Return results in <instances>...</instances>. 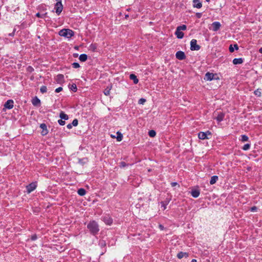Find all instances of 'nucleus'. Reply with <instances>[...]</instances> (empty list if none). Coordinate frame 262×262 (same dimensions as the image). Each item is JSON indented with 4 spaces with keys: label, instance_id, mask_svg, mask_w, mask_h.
I'll return each instance as SVG.
<instances>
[{
    "label": "nucleus",
    "instance_id": "nucleus-37",
    "mask_svg": "<svg viewBox=\"0 0 262 262\" xmlns=\"http://www.w3.org/2000/svg\"><path fill=\"white\" fill-rule=\"evenodd\" d=\"M70 89L73 92H76L77 90L76 85L75 84H73L71 86Z\"/></svg>",
    "mask_w": 262,
    "mask_h": 262
},
{
    "label": "nucleus",
    "instance_id": "nucleus-41",
    "mask_svg": "<svg viewBox=\"0 0 262 262\" xmlns=\"http://www.w3.org/2000/svg\"><path fill=\"white\" fill-rule=\"evenodd\" d=\"M146 102V99L144 98H141L139 100L138 103L140 104H143Z\"/></svg>",
    "mask_w": 262,
    "mask_h": 262
},
{
    "label": "nucleus",
    "instance_id": "nucleus-18",
    "mask_svg": "<svg viewBox=\"0 0 262 262\" xmlns=\"http://www.w3.org/2000/svg\"><path fill=\"white\" fill-rule=\"evenodd\" d=\"M175 34L177 36V37L181 39L184 37V34L182 32H181L180 30H178V29L177 28L176 31L175 32Z\"/></svg>",
    "mask_w": 262,
    "mask_h": 262
},
{
    "label": "nucleus",
    "instance_id": "nucleus-59",
    "mask_svg": "<svg viewBox=\"0 0 262 262\" xmlns=\"http://www.w3.org/2000/svg\"><path fill=\"white\" fill-rule=\"evenodd\" d=\"M207 2H209L210 0H205Z\"/></svg>",
    "mask_w": 262,
    "mask_h": 262
},
{
    "label": "nucleus",
    "instance_id": "nucleus-14",
    "mask_svg": "<svg viewBox=\"0 0 262 262\" xmlns=\"http://www.w3.org/2000/svg\"><path fill=\"white\" fill-rule=\"evenodd\" d=\"M56 82L58 83H61L64 81V76L62 74H58L55 78Z\"/></svg>",
    "mask_w": 262,
    "mask_h": 262
},
{
    "label": "nucleus",
    "instance_id": "nucleus-40",
    "mask_svg": "<svg viewBox=\"0 0 262 262\" xmlns=\"http://www.w3.org/2000/svg\"><path fill=\"white\" fill-rule=\"evenodd\" d=\"M27 71L29 73H32L33 71H34V69L31 66H29L27 68Z\"/></svg>",
    "mask_w": 262,
    "mask_h": 262
},
{
    "label": "nucleus",
    "instance_id": "nucleus-31",
    "mask_svg": "<svg viewBox=\"0 0 262 262\" xmlns=\"http://www.w3.org/2000/svg\"><path fill=\"white\" fill-rule=\"evenodd\" d=\"M40 91L42 94L47 92V86H45V85L41 86L40 89Z\"/></svg>",
    "mask_w": 262,
    "mask_h": 262
},
{
    "label": "nucleus",
    "instance_id": "nucleus-33",
    "mask_svg": "<svg viewBox=\"0 0 262 262\" xmlns=\"http://www.w3.org/2000/svg\"><path fill=\"white\" fill-rule=\"evenodd\" d=\"M241 141L242 142H246L249 139L247 135H243L241 136Z\"/></svg>",
    "mask_w": 262,
    "mask_h": 262
},
{
    "label": "nucleus",
    "instance_id": "nucleus-28",
    "mask_svg": "<svg viewBox=\"0 0 262 262\" xmlns=\"http://www.w3.org/2000/svg\"><path fill=\"white\" fill-rule=\"evenodd\" d=\"M111 88L112 86L111 87H109V86H107L104 90V94L106 96H108L110 95V91L111 90Z\"/></svg>",
    "mask_w": 262,
    "mask_h": 262
},
{
    "label": "nucleus",
    "instance_id": "nucleus-6",
    "mask_svg": "<svg viewBox=\"0 0 262 262\" xmlns=\"http://www.w3.org/2000/svg\"><path fill=\"white\" fill-rule=\"evenodd\" d=\"M37 187L36 182H32L27 186V191L28 193H31L32 191L34 190Z\"/></svg>",
    "mask_w": 262,
    "mask_h": 262
},
{
    "label": "nucleus",
    "instance_id": "nucleus-16",
    "mask_svg": "<svg viewBox=\"0 0 262 262\" xmlns=\"http://www.w3.org/2000/svg\"><path fill=\"white\" fill-rule=\"evenodd\" d=\"M193 7L197 8H201L202 6V3L200 0H193Z\"/></svg>",
    "mask_w": 262,
    "mask_h": 262
},
{
    "label": "nucleus",
    "instance_id": "nucleus-29",
    "mask_svg": "<svg viewBox=\"0 0 262 262\" xmlns=\"http://www.w3.org/2000/svg\"><path fill=\"white\" fill-rule=\"evenodd\" d=\"M254 94L257 97H260L261 96V90L259 89H257L256 90L254 91Z\"/></svg>",
    "mask_w": 262,
    "mask_h": 262
},
{
    "label": "nucleus",
    "instance_id": "nucleus-21",
    "mask_svg": "<svg viewBox=\"0 0 262 262\" xmlns=\"http://www.w3.org/2000/svg\"><path fill=\"white\" fill-rule=\"evenodd\" d=\"M243 62V59L242 58H234L233 60V63L234 64H241Z\"/></svg>",
    "mask_w": 262,
    "mask_h": 262
},
{
    "label": "nucleus",
    "instance_id": "nucleus-39",
    "mask_svg": "<svg viewBox=\"0 0 262 262\" xmlns=\"http://www.w3.org/2000/svg\"><path fill=\"white\" fill-rule=\"evenodd\" d=\"M73 68L77 69L80 67V65L78 62H74L72 64Z\"/></svg>",
    "mask_w": 262,
    "mask_h": 262
},
{
    "label": "nucleus",
    "instance_id": "nucleus-2",
    "mask_svg": "<svg viewBox=\"0 0 262 262\" xmlns=\"http://www.w3.org/2000/svg\"><path fill=\"white\" fill-rule=\"evenodd\" d=\"M59 35L61 36L65 37L67 38H70L74 35V32L72 30L69 29H63L59 32Z\"/></svg>",
    "mask_w": 262,
    "mask_h": 262
},
{
    "label": "nucleus",
    "instance_id": "nucleus-9",
    "mask_svg": "<svg viewBox=\"0 0 262 262\" xmlns=\"http://www.w3.org/2000/svg\"><path fill=\"white\" fill-rule=\"evenodd\" d=\"M13 106H14V101L13 100H11V99H9L8 100H7L4 104L5 108L9 109V110L12 109L13 107Z\"/></svg>",
    "mask_w": 262,
    "mask_h": 262
},
{
    "label": "nucleus",
    "instance_id": "nucleus-36",
    "mask_svg": "<svg viewBox=\"0 0 262 262\" xmlns=\"http://www.w3.org/2000/svg\"><path fill=\"white\" fill-rule=\"evenodd\" d=\"M250 148V144H246L244 145V146L243 147L242 149L244 150H249Z\"/></svg>",
    "mask_w": 262,
    "mask_h": 262
},
{
    "label": "nucleus",
    "instance_id": "nucleus-10",
    "mask_svg": "<svg viewBox=\"0 0 262 262\" xmlns=\"http://www.w3.org/2000/svg\"><path fill=\"white\" fill-rule=\"evenodd\" d=\"M215 75H216V74H214L212 73L207 72L206 73L205 75L204 79L208 81H211L214 79H216L214 77Z\"/></svg>",
    "mask_w": 262,
    "mask_h": 262
},
{
    "label": "nucleus",
    "instance_id": "nucleus-27",
    "mask_svg": "<svg viewBox=\"0 0 262 262\" xmlns=\"http://www.w3.org/2000/svg\"><path fill=\"white\" fill-rule=\"evenodd\" d=\"M117 136L116 137L117 140L118 141H121L122 140V139H123V135H122V134L120 132H118L117 133Z\"/></svg>",
    "mask_w": 262,
    "mask_h": 262
},
{
    "label": "nucleus",
    "instance_id": "nucleus-7",
    "mask_svg": "<svg viewBox=\"0 0 262 262\" xmlns=\"http://www.w3.org/2000/svg\"><path fill=\"white\" fill-rule=\"evenodd\" d=\"M102 220L106 225H111L113 223V219L108 215L102 216Z\"/></svg>",
    "mask_w": 262,
    "mask_h": 262
},
{
    "label": "nucleus",
    "instance_id": "nucleus-49",
    "mask_svg": "<svg viewBox=\"0 0 262 262\" xmlns=\"http://www.w3.org/2000/svg\"><path fill=\"white\" fill-rule=\"evenodd\" d=\"M171 185L172 187H174V186H176L177 185H178L179 187H180V185L177 182H172L171 183Z\"/></svg>",
    "mask_w": 262,
    "mask_h": 262
},
{
    "label": "nucleus",
    "instance_id": "nucleus-50",
    "mask_svg": "<svg viewBox=\"0 0 262 262\" xmlns=\"http://www.w3.org/2000/svg\"><path fill=\"white\" fill-rule=\"evenodd\" d=\"M159 229H160L161 230H163L165 229V228H164V226H163V225H161V224H160V225H159Z\"/></svg>",
    "mask_w": 262,
    "mask_h": 262
},
{
    "label": "nucleus",
    "instance_id": "nucleus-34",
    "mask_svg": "<svg viewBox=\"0 0 262 262\" xmlns=\"http://www.w3.org/2000/svg\"><path fill=\"white\" fill-rule=\"evenodd\" d=\"M177 28L178 29V30H180V31L185 30H186L187 27L186 25H183L178 26Z\"/></svg>",
    "mask_w": 262,
    "mask_h": 262
},
{
    "label": "nucleus",
    "instance_id": "nucleus-8",
    "mask_svg": "<svg viewBox=\"0 0 262 262\" xmlns=\"http://www.w3.org/2000/svg\"><path fill=\"white\" fill-rule=\"evenodd\" d=\"M176 58L179 60H184L186 58V56L184 52L179 51L176 54Z\"/></svg>",
    "mask_w": 262,
    "mask_h": 262
},
{
    "label": "nucleus",
    "instance_id": "nucleus-19",
    "mask_svg": "<svg viewBox=\"0 0 262 262\" xmlns=\"http://www.w3.org/2000/svg\"><path fill=\"white\" fill-rule=\"evenodd\" d=\"M188 256V254L186 252H180L177 254V257L179 259H181L184 257H187Z\"/></svg>",
    "mask_w": 262,
    "mask_h": 262
},
{
    "label": "nucleus",
    "instance_id": "nucleus-30",
    "mask_svg": "<svg viewBox=\"0 0 262 262\" xmlns=\"http://www.w3.org/2000/svg\"><path fill=\"white\" fill-rule=\"evenodd\" d=\"M99 245L101 247H105L106 246V242L104 240H100L99 242Z\"/></svg>",
    "mask_w": 262,
    "mask_h": 262
},
{
    "label": "nucleus",
    "instance_id": "nucleus-1",
    "mask_svg": "<svg viewBox=\"0 0 262 262\" xmlns=\"http://www.w3.org/2000/svg\"><path fill=\"white\" fill-rule=\"evenodd\" d=\"M87 228L89 232L93 236L97 235L100 230L98 223L94 220L91 221L88 223Z\"/></svg>",
    "mask_w": 262,
    "mask_h": 262
},
{
    "label": "nucleus",
    "instance_id": "nucleus-26",
    "mask_svg": "<svg viewBox=\"0 0 262 262\" xmlns=\"http://www.w3.org/2000/svg\"><path fill=\"white\" fill-rule=\"evenodd\" d=\"M78 194L80 196H83L86 193V191L84 188H80L77 191Z\"/></svg>",
    "mask_w": 262,
    "mask_h": 262
},
{
    "label": "nucleus",
    "instance_id": "nucleus-5",
    "mask_svg": "<svg viewBox=\"0 0 262 262\" xmlns=\"http://www.w3.org/2000/svg\"><path fill=\"white\" fill-rule=\"evenodd\" d=\"M208 135H211V133L209 131H207L206 132H200L198 134V137L201 140L208 139L209 138V137H208Z\"/></svg>",
    "mask_w": 262,
    "mask_h": 262
},
{
    "label": "nucleus",
    "instance_id": "nucleus-44",
    "mask_svg": "<svg viewBox=\"0 0 262 262\" xmlns=\"http://www.w3.org/2000/svg\"><path fill=\"white\" fill-rule=\"evenodd\" d=\"M58 122L60 125H63L65 124V121L62 120L61 119L59 120Z\"/></svg>",
    "mask_w": 262,
    "mask_h": 262
},
{
    "label": "nucleus",
    "instance_id": "nucleus-56",
    "mask_svg": "<svg viewBox=\"0 0 262 262\" xmlns=\"http://www.w3.org/2000/svg\"><path fill=\"white\" fill-rule=\"evenodd\" d=\"M106 249H104V251H103V252H102V253L101 255L103 254H104V253L106 252Z\"/></svg>",
    "mask_w": 262,
    "mask_h": 262
},
{
    "label": "nucleus",
    "instance_id": "nucleus-55",
    "mask_svg": "<svg viewBox=\"0 0 262 262\" xmlns=\"http://www.w3.org/2000/svg\"><path fill=\"white\" fill-rule=\"evenodd\" d=\"M191 262H196V260L195 259H192V260L191 261Z\"/></svg>",
    "mask_w": 262,
    "mask_h": 262
},
{
    "label": "nucleus",
    "instance_id": "nucleus-22",
    "mask_svg": "<svg viewBox=\"0 0 262 262\" xmlns=\"http://www.w3.org/2000/svg\"><path fill=\"white\" fill-rule=\"evenodd\" d=\"M234 49L236 50H237L238 49V46L237 44H234V47H233L232 45H230L229 50L230 52H231V53L233 52L234 51Z\"/></svg>",
    "mask_w": 262,
    "mask_h": 262
},
{
    "label": "nucleus",
    "instance_id": "nucleus-42",
    "mask_svg": "<svg viewBox=\"0 0 262 262\" xmlns=\"http://www.w3.org/2000/svg\"><path fill=\"white\" fill-rule=\"evenodd\" d=\"M119 164H120V167L121 168L125 167V166H126L127 165V164L125 162H123V161L121 162Z\"/></svg>",
    "mask_w": 262,
    "mask_h": 262
},
{
    "label": "nucleus",
    "instance_id": "nucleus-45",
    "mask_svg": "<svg viewBox=\"0 0 262 262\" xmlns=\"http://www.w3.org/2000/svg\"><path fill=\"white\" fill-rule=\"evenodd\" d=\"M257 207L256 206H253V207H252L251 208H250V211H252V212H254V211H256L257 210Z\"/></svg>",
    "mask_w": 262,
    "mask_h": 262
},
{
    "label": "nucleus",
    "instance_id": "nucleus-57",
    "mask_svg": "<svg viewBox=\"0 0 262 262\" xmlns=\"http://www.w3.org/2000/svg\"><path fill=\"white\" fill-rule=\"evenodd\" d=\"M77 56H78V54H74V56L75 57H77Z\"/></svg>",
    "mask_w": 262,
    "mask_h": 262
},
{
    "label": "nucleus",
    "instance_id": "nucleus-3",
    "mask_svg": "<svg viewBox=\"0 0 262 262\" xmlns=\"http://www.w3.org/2000/svg\"><path fill=\"white\" fill-rule=\"evenodd\" d=\"M56 3L55 5L54 9L56 10V13L59 15L62 11L63 6L61 3V0H56Z\"/></svg>",
    "mask_w": 262,
    "mask_h": 262
},
{
    "label": "nucleus",
    "instance_id": "nucleus-58",
    "mask_svg": "<svg viewBox=\"0 0 262 262\" xmlns=\"http://www.w3.org/2000/svg\"><path fill=\"white\" fill-rule=\"evenodd\" d=\"M111 137H112V138H115V136H112H112H111Z\"/></svg>",
    "mask_w": 262,
    "mask_h": 262
},
{
    "label": "nucleus",
    "instance_id": "nucleus-35",
    "mask_svg": "<svg viewBox=\"0 0 262 262\" xmlns=\"http://www.w3.org/2000/svg\"><path fill=\"white\" fill-rule=\"evenodd\" d=\"M46 15H47V13L41 14H40V13L38 12L36 14V16L37 17H39V18H43L45 17Z\"/></svg>",
    "mask_w": 262,
    "mask_h": 262
},
{
    "label": "nucleus",
    "instance_id": "nucleus-43",
    "mask_svg": "<svg viewBox=\"0 0 262 262\" xmlns=\"http://www.w3.org/2000/svg\"><path fill=\"white\" fill-rule=\"evenodd\" d=\"M97 46L96 44H91L90 45V48L93 50L95 51L96 49Z\"/></svg>",
    "mask_w": 262,
    "mask_h": 262
},
{
    "label": "nucleus",
    "instance_id": "nucleus-13",
    "mask_svg": "<svg viewBox=\"0 0 262 262\" xmlns=\"http://www.w3.org/2000/svg\"><path fill=\"white\" fill-rule=\"evenodd\" d=\"M32 103L34 106H38L40 105V100L37 97H35L32 100Z\"/></svg>",
    "mask_w": 262,
    "mask_h": 262
},
{
    "label": "nucleus",
    "instance_id": "nucleus-52",
    "mask_svg": "<svg viewBox=\"0 0 262 262\" xmlns=\"http://www.w3.org/2000/svg\"><path fill=\"white\" fill-rule=\"evenodd\" d=\"M72 125L71 123H69L67 125V127L68 129H71L72 128Z\"/></svg>",
    "mask_w": 262,
    "mask_h": 262
},
{
    "label": "nucleus",
    "instance_id": "nucleus-47",
    "mask_svg": "<svg viewBox=\"0 0 262 262\" xmlns=\"http://www.w3.org/2000/svg\"><path fill=\"white\" fill-rule=\"evenodd\" d=\"M31 239L32 241H35L37 239V236L36 234H34L33 235H32L31 237Z\"/></svg>",
    "mask_w": 262,
    "mask_h": 262
},
{
    "label": "nucleus",
    "instance_id": "nucleus-53",
    "mask_svg": "<svg viewBox=\"0 0 262 262\" xmlns=\"http://www.w3.org/2000/svg\"><path fill=\"white\" fill-rule=\"evenodd\" d=\"M162 207H163L164 209H165L166 208V205L163 202H162Z\"/></svg>",
    "mask_w": 262,
    "mask_h": 262
},
{
    "label": "nucleus",
    "instance_id": "nucleus-46",
    "mask_svg": "<svg viewBox=\"0 0 262 262\" xmlns=\"http://www.w3.org/2000/svg\"><path fill=\"white\" fill-rule=\"evenodd\" d=\"M62 90V88L59 87V88L56 89L55 91L56 93H59V92H61Z\"/></svg>",
    "mask_w": 262,
    "mask_h": 262
},
{
    "label": "nucleus",
    "instance_id": "nucleus-25",
    "mask_svg": "<svg viewBox=\"0 0 262 262\" xmlns=\"http://www.w3.org/2000/svg\"><path fill=\"white\" fill-rule=\"evenodd\" d=\"M218 180V177L216 176H212L211 178V180L210 181V184L211 185H213L214 184H215L216 181H217Z\"/></svg>",
    "mask_w": 262,
    "mask_h": 262
},
{
    "label": "nucleus",
    "instance_id": "nucleus-20",
    "mask_svg": "<svg viewBox=\"0 0 262 262\" xmlns=\"http://www.w3.org/2000/svg\"><path fill=\"white\" fill-rule=\"evenodd\" d=\"M129 78L131 80H133L134 83L135 84H137L139 82L138 79L137 78V76L134 74H132L130 75Z\"/></svg>",
    "mask_w": 262,
    "mask_h": 262
},
{
    "label": "nucleus",
    "instance_id": "nucleus-12",
    "mask_svg": "<svg viewBox=\"0 0 262 262\" xmlns=\"http://www.w3.org/2000/svg\"><path fill=\"white\" fill-rule=\"evenodd\" d=\"M212 30L213 31H218L221 27V25L219 21H215L212 24Z\"/></svg>",
    "mask_w": 262,
    "mask_h": 262
},
{
    "label": "nucleus",
    "instance_id": "nucleus-15",
    "mask_svg": "<svg viewBox=\"0 0 262 262\" xmlns=\"http://www.w3.org/2000/svg\"><path fill=\"white\" fill-rule=\"evenodd\" d=\"M200 194V191L199 189H193L191 191V195L195 198H198Z\"/></svg>",
    "mask_w": 262,
    "mask_h": 262
},
{
    "label": "nucleus",
    "instance_id": "nucleus-48",
    "mask_svg": "<svg viewBox=\"0 0 262 262\" xmlns=\"http://www.w3.org/2000/svg\"><path fill=\"white\" fill-rule=\"evenodd\" d=\"M195 15H196L197 18H201L202 17V13H196Z\"/></svg>",
    "mask_w": 262,
    "mask_h": 262
},
{
    "label": "nucleus",
    "instance_id": "nucleus-38",
    "mask_svg": "<svg viewBox=\"0 0 262 262\" xmlns=\"http://www.w3.org/2000/svg\"><path fill=\"white\" fill-rule=\"evenodd\" d=\"M71 124H72V126H77V125L78 124V120L77 119H74Z\"/></svg>",
    "mask_w": 262,
    "mask_h": 262
},
{
    "label": "nucleus",
    "instance_id": "nucleus-24",
    "mask_svg": "<svg viewBox=\"0 0 262 262\" xmlns=\"http://www.w3.org/2000/svg\"><path fill=\"white\" fill-rule=\"evenodd\" d=\"M59 117L61 119H64L65 120H67L69 119L68 116L62 111L60 112Z\"/></svg>",
    "mask_w": 262,
    "mask_h": 262
},
{
    "label": "nucleus",
    "instance_id": "nucleus-4",
    "mask_svg": "<svg viewBox=\"0 0 262 262\" xmlns=\"http://www.w3.org/2000/svg\"><path fill=\"white\" fill-rule=\"evenodd\" d=\"M196 39H193L190 41V50L191 51H198L200 49L201 47L198 45Z\"/></svg>",
    "mask_w": 262,
    "mask_h": 262
},
{
    "label": "nucleus",
    "instance_id": "nucleus-11",
    "mask_svg": "<svg viewBox=\"0 0 262 262\" xmlns=\"http://www.w3.org/2000/svg\"><path fill=\"white\" fill-rule=\"evenodd\" d=\"M40 127L42 129V131L41 134L42 136H46L48 133V130L47 129V125L45 123H41L40 125Z\"/></svg>",
    "mask_w": 262,
    "mask_h": 262
},
{
    "label": "nucleus",
    "instance_id": "nucleus-23",
    "mask_svg": "<svg viewBox=\"0 0 262 262\" xmlns=\"http://www.w3.org/2000/svg\"><path fill=\"white\" fill-rule=\"evenodd\" d=\"M79 60L82 62L85 61L88 59V56L85 54H82L79 56Z\"/></svg>",
    "mask_w": 262,
    "mask_h": 262
},
{
    "label": "nucleus",
    "instance_id": "nucleus-17",
    "mask_svg": "<svg viewBox=\"0 0 262 262\" xmlns=\"http://www.w3.org/2000/svg\"><path fill=\"white\" fill-rule=\"evenodd\" d=\"M225 117V114L223 113H220L215 118L218 122L222 121Z\"/></svg>",
    "mask_w": 262,
    "mask_h": 262
},
{
    "label": "nucleus",
    "instance_id": "nucleus-54",
    "mask_svg": "<svg viewBox=\"0 0 262 262\" xmlns=\"http://www.w3.org/2000/svg\"><path fill=\"white\" fill-rule=\"evenodd\" d=\"M259 52L261 54H262V47H261L259 49Z\"/></svg>",
    "mask_w": 262,
    "mask_h": 262
},
{
    "label": "nucleus",
    "instance_id": "nucleus-51",
    "mask_svg": "<svg viewBox=\"0 0 262 262\" xmlns=\"http://www.w3.org/2000/svg\"><path fill=\"white\" fill-rule=\"evenodd\" d=\"M15 31V29H14L13 31L11 33L9 34V36H13L14 35Z\"/></svg>",
    "mask_w": 262,
    "mask_h": 262
},
{
    "label": "nucleus",
    "instance_id": "nucleus-32",
    "mask_svg": "<svg viewBox=\"0 0 262 262\" xmlns=\"http://www.w3.org/2000/svg\"><path fill=\"white\" fill-rule=\"evenodd\" d=\"M148 135L150 137H154L156 135V133L154 130H150L148 132Z\"/></svg>",
    "mask_w": 262,
    "mask_h": 262
}]
</instances>
